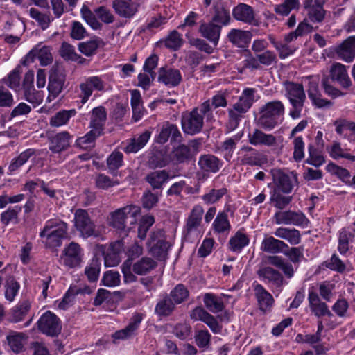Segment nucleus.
Listing matches in <instances>:
<instances>
[{
	"label": "nucleus",
	"mask_w": 355,
	"mask_h": 355,
	"mask_svg": "<svg viewBox=\"0 0 355 355\" xmlns=\"http://www.w3.org/2000/svg\"><path fill=\"white\" fill-rule=\"evenodd\" d=\"M123 154L118 151H113L107 159V165L111 172L118 170L123 164Z\"/></svg>",
	"instance_id": "nucleus-58"
},
{
	"label": "nucleus",
	"mask_w": 355,
	"mask_h": 355,
	"mask_svg": "<svg viewBox=\"0 0 355 355\" xmlns=\"http://www.w3.org/2000/svg\"><path fill=\"white\" fill-rule=\"evenodd\" d=\"M336 52L343 60L349 62L355 57V36L349 37L336 49Z\"/></svg>",
	"instance_id": "nucleus-25"
},
{
	"label": "nucleus",
	"mask_w": 355,
	"mask_h": 355,
	"mask_svg": "<svg viewBox=\"0 0 355 355\" xmlns=\"http://www.w3.org/2000/svg\"><path fill=\"white\" fill-rule=\"evenodd\" d=\"M274 234L277 237L287 240L291 245H297L301 241L300 233L295 229L279 227L275 230Z\"/></svg>",
	"instance_id": "nucleus-44"
},
{
	"label": "nucleus",
	"mask_w": 355,
	"mask_h": 355,
	"mask_svg": "<svg viewBox=\"0 0 355 355\" xmlns=\"http://www.w3.org/2000/svg\"><path fill=\"white\" fill-rule=\"evenodd\" d=\"M234 18L245 24L258 26L259 21L255 17L254 9L249 5L240 3L232 10Z\"/></svg>",
	"instance_id": "nucleus-11"
},
{
	"label": "nucleus",
	"mask_w": 355,
	"mask_h": 355,
	"mask_svg": "<svg viewBox=\"0 0 355 355\" xmlns=\"http://www.w3.org/2000/svg\"><path fill=\"white\" fill-rule=\"evenodd\" d=\"M284 105L280 101H273L266 103L260 110L258 125L266 130L273 129L279 123V120L284 114Z\"/></svg>",
	"instance_id": "nucleus-3"
},
{
	"label": "nucleus",
	"mask_w": 355,
	"mask_h": 355,
	"mask_svg": "<svg viewBox=\"0 0 355 355\" xmlns=\"http://www.w3.org/2000/svg\"><path fill=\"white\" fill-rule=\"evenodd\" d=\"M201 170L208 173H216L222 166L221 161L216 156L207 154L201 155L198 160Z\"/></svg>",
	"instance_id": "nucleus-28"
},
{
	"label": "nucleus",
	"mask_w": 355,
	"mask_h": 355,
	"mask_svg": "<svg viewBox=\"0 0 355 355\" xmlns=\"http://www.w3.org/2000/svg\"><path fill=\"white\" fill-rule=\"evenodd\" d=\"M101 263L98 259H93L85 270V273L89 282L98 279L100 272Z\"/></svg>",
	"instance_id": "nucleus-59"
},
{
	"label": "nucleus",
	"mask_w": 355,
	"mask_h": 355,
	"mask_svg": "<svg viewBox=\"0 0 355 355\" xmlns=\"http://www.w3.org/2000/svg\"><path fill=\"white\" fill-rule=\"evenodd\" d=\"M29 12L31 17L37 22L42 30L47 29L53 20L49 13L41 12L35 8H31Z\"/></svg>",
	"instance_id": "nucleus-47"
},
{
	"label": "nucleus",
	"mask_w": 355,
	"mask_h": 355,
	"mask_svg": "<svg viewBox=\"0 0 355 355\" xmlns=\"http://www.w3.org/2000/svg\"><path fill=\"white\" fill-rule=\"evenodd\" d=\"M147 245L149 252L157 259L165 261L168 258V251L171 245L166 241L162 230L151 232Z\"/></svg>",
	"instance_id": "nucleus-4"
},
{
	"label": "nucleus",
	"mask_w": 355,
	"mask_h": 355,
	"mask_svg": "<svg viewBox=\"0 0 355 355\" xmlns=\"http://www.w3.org/2000/svg\"><path fill=\"white\" fill-rule=\"evenodd\" d=\"M291 196H283L277 189H274L270 198V203L279 209H284L291 202Z\"/></svg>",
	"instance_id": "nucleus-50"
},
{
	"label": "nucleus",
	"mask_w": 355,
	"mask_h": 355,
	"mask_svg": "<svg viewBox=\"0 0 355 355\" xmlns=\"http://www.w3.org/2000/svg\"><path fill=\"white\" fill-rule=\"evenodd\" d=\"M143 318L144 315L142 313H134L130 318L128 325L125 329L116 331L114 336V338L116 339H125L134 335Z\"/></svg>",
	"instance_id": "nucleus-24"
},
{
	"label": "nucleus",
	"mask_w": 355,
	"mask_h": 355,
	"mask_svg": "<svg viewBox=\"0 0 355 355\" xmlns=\"http://www.w3.org/2000/svg\"><path fill=\"white\" fill-rule=\"evenodd\" d=\"M274 184L277 189L282 192L288 193L293 189V183L288 175L286 174L280 169H272L271 171Z\"/></svg>",
	"instance_id": "nucleus-22"
},
{
	"label": "nucleus",
	"mask_w": 355,
	"mask_h": 355,
	"mask_svg": "<svg viewBox=\"0 0 355 355\" xmlns=\"http://www.w3.org/2000/svg\"><path fill=\"white\" fill-rule=\"evenodd\" d=\"M140 213V208L136 205H128L118 209L110 214L109 224L119 230H123L126 227V220L135 218Z\"/></svg>",
	"instance_id": "nucleus-6"
},
{
	"label": "nucleus",
	"mask_w": 355,
	"mask_h": 355,
	"mask_svg": "<svg viewBox=\"0 0 355 355\" xmlns=\"http://www.w3.org/2000/svg\"><path fill=\"white\" fill-rule=\"evenodd\" d=\"M170 137L173 141H180L181 133L175 125L167 122L162 125L159 135L155 138V141L158 144H165Z\"/></svg>",
	"instance_id": "nucleus-20"
},
{
	"label": "nucleus",
	"mask_w": 355,
	"mask_h": 355,
	"mask_svg": "<svg viewBox=\"0 0 355 355\" xmlns=\"http://www.w3.org/2000/svg\"><path fill=\"white\" fill-rule=\"evenodd\" d=\"M42 238H46V246L55 248L62 245V241L68 238V225L59 219H51L46 221L42 231L40 233Z\"/></svg>",
	"instance_id": "nucleus-1"
},
{
	"label": "nucleus",
	"mask_w": 355,
	"mask_h": 355,
	"mask_svg": "<svg viewBox=\"0 0 355 355\" xmlns=\"http://www.w3.org/2000/svg\"><path fill=\"white\" fill-rule=\"evenodd\" d=\"M268 263L279 269L282 270L284 275L291 279L294 275V268L293 265L278 256H269L268 257Z\"/></svg>",
	"instance_id": "nucleus-38"
},
{
	"label": "nucleus",
	"mask_w": 355,
	"mask_h": 355,
	"mask_svg": "<svg viewBox=\"0 0 355 355\" xmlns=\"http://www.w3.org/2000/svg\"><path fill=\"white\" fill-rule=\"evenodd\" d=\"M6 339L11 349L14 352L19 353L22 351L27 336L24 333L10 331Z\"/></svg>",
	"instance_id": "nucleus-36"
},
{
	"label": "nucleus",
	"mask_w": 355,
	"mask_h": 355,
	"mask_svg": "<svg viewBox=\"0 0 355 355\" xmlns=\"http://www.w3.org/2000/svg\"><path fill=\"white\" fill-rule=\"evenodd\" d=\"M355 230L343 228L339 233L338 250L340 254H345L349 249V245L354 242Z\"/></svg>",
	"instance_id": "nucleus-31"
},
{
	"label": "nucleus",
	"mask_w": 355,
	"mask_h": 355,
	"mask_svg": "<svg viewBox=\"0 0 355 355\" xmlns=\"http://www.w3.org/2000/svg\"><path fill=\"white\" fill-rule=\"evenodd\" d=\"M112 6L119 16L132 18L137 12L139 5L133 0H114Z\"/></svg>",
	"instance_id": "nucleus-15"
},
{
	"label": "nucleus",
	"mask_w": 355,
	"mask_h": 355,
	"mask_svg": "<svg viewBox=\"0 0 355 355\" xmlns=\"http://www.w3.org/2000/svg\"><path fill=\"white\" fill-rule=\"evenodd\" d=\"M277 224L302 225L307 220L306 216L302 212H295L293 211H279L274 216Z\"/></svg>",
	"instance_id": "nucleus-13"
},
{
	"label": "nucleus",
	"mask_w": 355,
	"mask_h": 355,
	"mask_svg": "<svg viewBox=\"0 0 355 355\" xmlns=\"http://www.w3.org/2000/svg\"><path fill=\"white\" fill-rule=\"evenodd\" d=\"M38 329L49 336H57L62 329L60 319L50 311H46L37 322Z\"/></svg>",
	"instance_id": "nucleus-7"
},
{
	"label": "nucleus",
	"mask_w": 355,
	"mask_h": 355,
	"mask_svg": "<svg viewBox=\"0 0 355 355\" xmlns=\"http://www.w3.org/2000/svg\"><path fill=\"white\" fill-rule=\"evenodd\" d=\"M150 132L145 131L137 138L131 139L128 144L124 147L123 150L127 153H137L148 142Z\"/></svg>",
	"instance_id": "nucleus-42"
},
{
	"label": "nucleus",
	"mask_w": 355,
	"mask_h": 355,
	"mask_svg": "<svg viewBox=\"0 0 355 355\" xmlns=\"http://www.w3.org/2000/svg\"><path fill=\"white\" fill-rule=\"evenodd\" d=\"M204 303L207 309L214 313L220 312L224 309V304L221 299L212 293L205 295Z\"/></svg>",
	"instance_id": "nucleus-46"
},
{
	"label": "nucleus",
	"mask_w": 355,
	"mask_h": 355,
	"mask_svg": "<svg viewBox=\"0 0 355 355\" xmlns=\"http://www.w3.org/2000/svg\"><path fill=\"white\" fill-rule=\"evenodd\" d=\"M227 38L237 47L244 48L250 42L252 33L248 31L233 28L228 33Z\"/></svg>",
	"instance_id": "nucleus-26"
},
{
	"label": "nucleus",
	"mask_w": 355,
	"mask_h": 355,
	"mask_svg": "<svg viewBox=\"0 0 355 355\" xmlns=\"http://www.w3.org/2000/svg\"><path fill=\"white\" fill-rule=\"evenodd\" d=\"M36 154V150L33 148H28L21 153L19 155L13 159L9 166V171L14 172L19 167L24 165L28 159Z\"/></svg>",
	"instance_id": "nucleus-48"
},
{
	"label": "nucleus",
	"mask_w": 355,
	"mask_h": 355,
	"mask_svg": "<svg viewBox=\"0 0 355 355\" xmlns=\"http://www.w3.org/2000/svg\"><path fill=\"white\" fill-rule=\"evenodd\" d=\"M254 292L260 309L266 311L274 302L272 296L261 284L254 286Z\"/></svg>",
	"instance_id": "nucleus-33"
},
{
	"label": "nucleus",
	"mask_w": 355,
	"mask_h": 355,
	"mask_svg": "<svg viewBox=\"0 0 355 355\" xmlns=\"http://www.w3.org/2000/svg\"><path fill=\"white\" fill-rule=\"evenodd\" d=\"M107 119V113L104 107L99 106L92 110L90 128L93 131L102 135Z\"/></svg>",
	"instance_id": "nucleus-23"
},
{
	"label": "nucleus",
	"mask_w": 355,
	"mask_h": 355,
	"mask_svg": "<svg viewBox=\"0 0 355 355\" xmlns=\"http://www.w3.org/2000/svg\"><path fill=\"white\" fill-rule=\"evenodd\" d=\"M257 274L259 278L267 281L277 288H280L284 283L282 275L278 270L270 266L260 267L257 271Z\"/></svg>",
	"instance_id": "nucleus-17"
},
{
	"label": "nucleus",
	"mask_w": 355,
	"mask_h": 355,
	"mask_svg": "<svg viewBox=\"0 0 355 355\" xmlns=\"http://www.w3.org/2000/svg\"><path fill=\"white\" fill-rule=\"evenodd\" d=\"M203 126V116L198 108L184 114L182 117V127L183 131L188 135H193L201 131Z\"/></svg>",
	"instance_id": "nucleus-10"
},
{
	"label": "nucleus",
	"mask_w": 355,
	"mask_h": 355,
	"mask_svg": "<svg viewBox=\"0 0 355 355\" xmlns=\"http://www.w3.org/2000/svg\"><path fill=\"white\" fill-rule=\"evenodd\" d=\"M221 26L212 21L202 23L198 28L201 36L217 46L220 36Z\"/></svg>",
	"instance_id": "nucleus-18"
},
{
	"label": "nucleus",
	"mask_w": 355,
	"mask_h": 355,
	"mask_svg": "<svg viewBox=\"0 0 355 355\" xmlns=\"http://www.w3.org/2000/svg\"><path fill=\"white\" fill-rule=\"evenodd\" d=\"M173 303L178 304L184 302L189 297V291L182 284L177 285L168 295Z\"/></svg>",
	"instance_id": "nucleus-54"
},
{
	"label": "nucleus",
	"mask_w": 355,
	"mask_h": 355,
	"mask_svg": "<svg viewBox=\"0 0 355 355\" xmlns=\"http://www.w3.org/2000/svg\"><path fill=\"white\" fill-rule=\"evenodd\" d=\"M4 286L6 299L12 302L20 288L19 284L13 277L10 276L6 279Z\"/></svg>",
	"instance_id": "nucleus-49"
},
{
	"label": "nucleus",
	"mask_w": 355,
	"mask_h": 355,
	"mask_svg": "<svg viewBox=\"0 0 355 355\" xmlns=\"http://www.w3.org/2000/svg\"><path fill=\"white\" fill-rule=\"evenodd\" d=\"M304 8L307 10L311 21L320 23L324 19L325 10L322 5L313 3V0H304Z\"/></svg>",
	"instance_id": "nucleus-30"
},
{
	"label": "nucleus",
	"mask_w": 355,
	"mask_h": 355,
	"mask_svg": "<svg viewBox=\"0 0 355 355\" xmlns=\"http://www.w3.org/2000/svg\"><path fill=\"white\" fill-rule=\"evenodd\" d=\"M71 136L68 132L63 131L50 137L49 149L55 153L66 150L70 146Z\"/></svg>",
	"instance_id": "nucleus-21"
},
{
	"label": "nucleus",
	"mask_w": 355,
	"mask_h": 355,
	"mask_svg": "<svg viewBox=\"0 0 355 355\" xmlns=\"http://www.w3.org/2000/svg\"><path fill=\"white\" fill-rule=\"evenodd\" d=\"M157 262L150 257H143L132 265V270L138 275H145L157 267Z\"/></svg>",
	"instance_id": "nucleus-37"
},
{
	"label": "nucleus",
	"mask_w": 355,
	"mask_h": 355,
	"mask_svg": "<svg viewBox=\"0 0 355 355\" xmlns=\"http://www.w3.org/2000/svg\"><path fill=\"white\" fill-rule=\"evenodd\" d=\"M32 56H37L40 64L43 66H46L53 61L51 49L46 46H44L41 48H38V46L35 47L26 55V59H29ZM31 60H33V58H31Z\"/></svg>",
	"instance_id": "nucleus-41"
},
{
	"label": "nucleus",
	"mask_w": 355,
	"mask_h": 355,
	"mask_svg": "<svg viewBox=\"0 0 355 355\" xmlns=\"http://www.w3.org/2000/svg\"><path fill=\"white\" fill-rule=\"evenodd\" d=\"M92 291L89 287L78 288L77 286H71L63 297L62 300L59 303L58 308L60 309H66L72 302L75 295L78 294L91 293Z\"/></svg>",
	"instance_id": "nucleus-39"
},
{
	"label": "nucleus",
	"mask_w": 355,
	"mask_h": 355,
	"mask_svg": "<svg viewBox=\"0 0 355 355\" xmlns=\"http://www.w3.org/2000/svg\"><path fill=\"white\" fill-rule=\"evenodd\" d=\"M284 85L285 96L288 99L292 107L289 111V116L293 119H297L301 117V112L306 98L304 87L302 84L291 81H286Z\"/></svg>",
	"instance_id": "nucleus-2"
},
{
	"label": "nucleus",
	"mask_w": 355,
	"mask_h": 355,
	"mask_svg": "<svg viewBox=\"0 0 355 355\" xmlns=\"http://www.w3.org/2000/svg\"><path fill=\"white\" fill-rule=\"evenodd\" d=\"M190 318L194 320H200L205 323L214 334L221 331L222 326L217 320L201 306H197L190 313Z\"/></svg>",
	"instance_id": "nucleus-12"
},
{
	"label": "nucleus",
	"mask_w": 355,
	"mask_h": 355,
	"mask_svg": "<svg viewBox=\"0 0 355 355\" xmlns=\"http://www.w3.org/2000/svg\"><path fill=\"white\" fill-rule=\"evenodd\" d=\"M83 255L80 245L78 243L72 241L64 248L60 259L66 267L73 268L80 264Z\"/></svg>",
	"instance_id": "nucleus-8"
},
{
	"label": "nucleus",
	"mask_w": 355,
	"mask_h": 355,
	"mask_svg": "<svg viewBox=\"0 0 355 355\" xmlns=\"http://www.w3.org/2000/svg\"><path fill=\"white\" fill-rule=\"evenodd\" d=\"M60 53V55L67 60L78 61V62L82 63L84 60L80 57V55L76 53L75 48L67 42H63L62 44Z\"/></svg>",
	"instance_id": "nucleus-51"
},
{
	"label": "nucleus",
	"mask_w": 355,
	"mask_h": 355,
	"mask_svg": "<svg viewBox=\"0 0 355 355\" xmlns=\"http://www.w3.org/2000/svg\"><path fill=\"white\" fill-rule=\"evenodd\" d=\"M74 225L76 230L80 232V236L84 239L92 236L98 237L100 235L86 210L78 209L76 211Z\"/></svg>",
	"instance_id": "nucleus-5"
},
{
	"label": "nucleus",
	"mask_w": 355,
	"mask_h": 355,
	"mask_svg": "<svg viewBox=\"0 0 355 355\" xmlns=\"http://www.w3.org/2000/svg\"><path fill=\"white\" fill-rule=\"evenodd\" d=\"M81 15L87 24L93 29L98 30L102 26V24L97 20L94 14L87 6H83L81 8Z\"/></svg>",
	"instance_id": "nucleus-62"
},
{
	"label": "nucleus",
	"mask_w": 355,
	"mask_h": 355,
	"mask_svg": "<svg viewBox=\"0 0 355 355\" xmlns=\"http://www.w3.org/2000/svg\"><path fill=\"white\" fill-rule=\"evenodd\" d=\"M101 134L91 130L85 136L77 139V145L83 149H88L94 147V141Z\"/></svg>",
	"instance_id": "nucleus-57"
},
{
	"label": "nucleus",
	"mask_w": 355,
	"mask_h": 355,
	"mask_svg": "<svg viewBox=\"0 0 355 355\" xmlns=\"http://www.w3.org/2000/svg\"><path fill=\"white\" fill-rule=\"evenodd\" d=\"M74 112V110H62L56 113L50 119V125L53 127H59L67 123L71 114Z\"/></svg>",
	"instance_id": "nucleus-60"
},
{
	"label": "nucleus",
	"mask_w": 355,
	"mask_h": 355,
	"mask_svg": "<svg viewBox=\"0 0 355 355\" xmlns=\"http://www.w3.org/2000/svg\"><path fill=\"white\" fill-rule=\"evenodd\" d=\"M249 243L248 236L238 232L229 241L230 249L233 251H240Z\"/></svg>",
	"instance_id": "nucleus-53"
},
{
	"label": "nucleus",
	"mask_w": 355,
	"mask_h": 355,
	"mask_svg": "<svg viewBox=\"0 0 355 355\" xmlns=\"http://www.w3.org/2000/svg\"><path fill=\"white\" fill-rule=\"evenodd\" d=\"M204 210L201 206L197 205L192 209L186 225V231L189 234L196 230L200 225Z\"/></svg>",
	"instance_id": "nucleus-43"
},
{
	"label": "nucleus",
	"mask_w": 355,
	"mask_h": 355,
	"mask_svg": "<svg viewBox=\"0 0 355 355\" xmlns=\"http://www.w3.org/2000/svg\"><path fill=\"white\" fill-rule=\"evenodd\" d=\"M309 306L314 315L318 318L327 315L332 316V313L328 309L326 303L322 302L318 295L313 292L309 291Z\"/></svg>",
	"instance_id": "nucleus-19"
},
{
	"label": "nucleus",
	"mask_w": 355,
	"mask_h": 355,
	"mask_svg": "<svg viewBox=\"0 0 355 355\" xmlns=\"http://www.w3.org/2000/svg\"><path fill=\"white\" fill-rule=\"evenodd\" d=\"M284 248H288V245L272 236L266 237L261 244L262 251L271 254L282 252Z\"/></svg>",
	"instance_id": "nucleus-35"
},
{
	"label": "nucleus",
	"mask_w": 355,
	"mask_h": 355,
	"mask_svg": "<svg viewBox=\"0 0 355 355\" xmlns=\"http://www.w3.org/2000/svg\"><path fill=\"white\" fill-rule=\"evenodd\" d=\"M25 99L34 107L39 105L43 101L42 92L36 90L34 87L24 89Z\"/></svg>",
	"instance_id": "nucleus-56"
},
{
	"label": "nucleus",
	"mask_w": 355,
	"mask_h": 355,
	"mask_svg": "<svg viewBox=\"0 0 355 355\" xmlns=\"http://www.w3.org/2000/svg\"><path fill=\"white\" fill-rule=\"evenodd\" d=\"M329 78L344 89H348L352 85L345 66L340 63H334L330 67Z\"/></svg>",
	"instance_id": "nucleus-14"
},
{
	"label": "nucleus",
	"mask_w": 355,
	"mask_h": 355,
	"mask_svg": "<svg viewBox=\"0 0 355 355\" xmlns=\"http://www.w3.org/2000/svg\"><path fill=\"white\" fill-rule=\"evenodd\" d=\"M248 110H249L240 105L239 103L236 102L234 103L232 107L229 108L227 110L229 116L227 128L231 130H235L238 127L243 115Z\"/></svg>",
	"instance_id": "nucleus-27"
},
{
	"label": "nucleus",
	"mask_w": 355,
	"mask_h": 355,
	"mask_svg": "<svg viewBox=\"0 0 355 355\" xmlns=\"http://www.w3.org/2000/svg\"><path fill=\"white\" fill-rule=\"evenodd\" d=\"M157 80L166 86L176 87L182 81V75L178 69L163 67L158 71Z\"/></svg>",
	"instance_id": "nucleus-16"
},
{
	"label": "nucleus",
	"mask_w": 355,
	"mask_h": 355,
	"mask_svg": "<svg viewBox=\"0 0 355 355\" xmlns=\"http://www.w3.org/2000/svg\"><path fill=\"white\" fill-rule=\"evenodd\" d=\"M213 226L214 231L218 233L229 232L231 226L227 215L224 212L218 214L214 220Z\"/></svg>",
	"instance_id": "nucleus-55"
},
{
	"label": "nucleus",
	"mask_w": 355,
	"mask_h": 355,
	"mask_svg": "<svg viewBox=\"0 0 355 355\" xmlns=\"http://www.w3.org/2000/svg\"><path fill=\"white\" fill-rule=\"evenodd\" d=\"M92 291L89 287L78 288L77 286H71L63 297L62 300L59 303L58 308L60 309H66L72 302L75 295L78 294L91 293Z\"/></svg>",
	"instance_id": "nucleus-40"
},
{
	"label": "nucleus",
	"mask_w": 355,
	"mask_h": 355,
	"mask_svg": "<svg viewBox=\"0 0 355 355\" xmlns=\"http://www.w3.org/2000/svg\"><path fill=\"white\" fill-rule=\"evenodd\" d=\"M231 21L230 12L227 9L222 6H216L214 7V12L211 18L212 22L221 26H227Z\"/></svg>",
	"instance_id": "nucleus-45"
},
{
	"label": "nucleus",
	"mask_w": 355,
	"mask_h": 355,
	"mask_svg": "<svg viewBox=\"0 0 355 355\" xmlns=\"http://www.w3.org/2000/svg\"><path fill=\"white\" fill-rule=\"evenodd\" d=\"M299 7V0H284L282 3L275 7V10L277 14L288 15L292 10L298 9Z\"/></svg>",
	"instance_id": "nucleus-61"
},
{
	"label": "nucleus",
	"mask_w": 355,
	"mask_h": 355,
	"mask_svg": "<svg viewBox=\"0 0 355 355\" xmlns=\"http://www.w3.org/2000/svg\"><path fill=\"white\" fill-rule=\"evenodd\" d=\"M154 223L155 219L153 216L148 215L142 217L138 227V237L141 240L146 239L147 232Z\"/></svg>",
	"instance_id": "nucleus-63"
},
{
	"label": "nucleus",
	"mask_w": 355,
	"mask_h": 355,
	"mask_svg": "<svg viewBox=\"0 0 355 355\" xmlns=\"http://www.w3.org/2000/svg\"><path fill=\"white\" fill-rule=\"evenodd\" d=\"M65 82V75L62 67L54 65L52 67L49 77L48 90L49 95L48 99L51 101V98H55L62 92Z\"/></svg>",
	"instance_id": "nucleus-9"
},
{
	"label": "nucleus",
	"mask_w": 355,
	"mask_h": 355,
	"mask_svg": "<svg viewBox=\"0 0 355 355\" xmlns=\"http://www.w3.org/2000/svg\"><path fill=\"white\" fill-rule=\"evenodd\" d=\"M249 141L252 145H265L273 146L277 144L276 137L271 134H266L259 129H255L249 134Z\"/></svg>",
	"instance_id": "nucleus-29"
},
{
	"label": "nucleus",
	"mask_w": 355,
	"mask_h": 355,
	"mask_svg": "<svg viewBox=\"0 0 355 355\" xmlns=\"http://www.w3.org/2000/svg\"><path fill=\"white\" fill-rule=\"evenodd\" d=\"M173 159L178 163H183L191 157L190 148L185 144H180L173 148Z\"/></svg>",
	"instance_id": "nucleus-52"
},
{
	"label": "nucleus",
	"mask_w": 355,
	"mask_h": 355,
	"mask_svg": "<svg viewBox=\"0 0 355 355\" xmlns=\"http://www.w3.org/2000/svg\"><path fill=\"white\" fill-rule=\"evenodd\" d=\"M175 309V304L173 303L171 296L166 294L157 303L155 308V313L160 317H166L171 315Z\"/></svg>",
	"instance_id": "nucleus-32"
},
{
	"label": "nucleus",
	"mask_w": 355,
	"mask_h": 355,
	"mask_svg": "<svg viewBox=\"0 0 355 355\" xmlns=\"http://www.w3.org/2000/svg\"><path fill=\"white\" fill-rule=\"evenodd\" d=\"M284 254L294 264L298 263L304 258V248L302 246L290 248L288 247L287 250L284 252Z\"/></svg>",
	"instance_id": "nucleus-64"
},
{
	"label": "nucleus",
	"mask_w": 355,
	"mask_h": 355,
	"mask_svg": "<svg viewBox=\"0 0 355 355\" xmlns=\"http://www.w3.org/2000/svg\"><path fill=\"white\" fill-rule=\"evenodd\" d=\"M169 179V174L165 170L155 171L147 174L146 181L150 184L153 189H159Z\"/></svg>",
	"instance_id": "nucleus-34"
}]
</instances>
